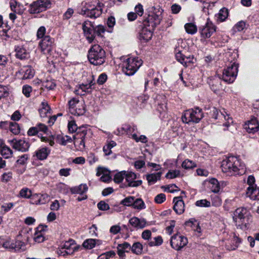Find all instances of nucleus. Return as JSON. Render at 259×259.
<instances>
[{
	"label": "nucleus",
	"mask_w": 259,
	"mask_h": 259,
	"mask_svg": "<svg viewBox=\"0 0 259 259\" xmlns=\"http://www.w3.org/2000/svg\"><path fill=\"white\" fill-rule=\"evenodd\" d=\"M31 234L27 231H21L17 236L25 244H27L29 240Z\"/></svg>",
	"instance_id": "43"
},
{
	"label": "nucleus",
	"mask_w": 259,
	"mask_h": 259,
	"mask_svg": "<svg viewBox=\"0 0 259 259\" xmlns=\"http://www.w3.org/2000/svg\"><path fill=\"white\" fill-rule=\"evenodd\" d=\"M157 102V110L161 114L166 112L167 110L166 97L163 95H158L156 97Z\"/></svg>",
	"instance_id": "20"
},
{
	"label": "nucleus",
	"mask_w": 259,
	"mask_h": 259,
	"mask_svg": "<svg viewBox=\"0 0 259 259\" xmlns=\"http://www.w3.org/2000/svg\"><path fill=\"white\" fill-rule=\"evenodd\" d=\"M228 16V10L226 8H223L215 15L217 21L218 22H222L224 21Z\"/></svg>",
	"instance_id": "34"
},
{
	"label": "nucleus",
	"mask_w": 259,
	"mask_h": 259,
	"mask_svg": "<svg viewBox=\"0 0 259 259\" xmlns=\"http://www.w3.org/2000/svg\"><path fill=\"white\" fill-rule=\"evenodd\" d=\"M25 245V244L17 236L15 243L11 242L10 241H7L4 243L3 246L7 248L14 249L15 250H19L22 249Z\"/></svg>",
	"instance_id": "18"
},
{
	"label": "nucleus",
	"mask_w": 259,
	"mask_h": 259,
	"mask_svg": "<svg viewBox=\"0 0 259 259\" xmlns=\"http://www.w3.org/2000/svg\"><path fill=\"white\" fill-rule=\"evenodd\" d=\"M130 224L136 229H143L146 224L147 222L144 219H139L134 217L129 220Z\"/></svg>",
	"instance_id": "24"
},
{
	"label": "nucleus",
	"mask_w": 259,
	"mask_h": 259,
	"mask_svg": "<svg viewBox=\"0 0 259 259\" xmlns=\"http://www.w3.org/2000/svg\"><path fill=\"white\" fill-rule=\"evenodd\" d=\"M203 117L201 110L198 108L190 109L186 110L182 116L184 123H189L191 122L198 123Z\"/></svg>",
	"instance_id": "7"
},
{
	"label": "nucleus",
	"mask_w": 259,
	"mask_h": 259,
	"mask_svg": "<svg viewBox=\"0 0 259 259\" xmlns=\"http://www.w3.org/2000/svg\"><path fill=\"white\" fill-rule=\"evenodd\" d=\"M163 242V239L161 236H157L153 239V240H151L148 243L150 246H158L162 244Z\"/></svg>",
	"instance_id": "57"
},
{
	"label": "nucleus",
	"mask_w": 259,
	"mask_h": 259,
	"mask_svg": "<svg viewBox=\"0 0 259 259\" xmlns=\"http://www.w3.org/2000/svg\"><path fill=\"white\" fill-rule=\"evenodd\" d=\"M187 227L190 228L194 231L200 233L201 231L199 225L197 221L194 219H191L185 223Z\"/></svg>",
	"instance_id": "30"
},
{
	"label": "nucleus",
	"mask_w": 259,
	"mask_h": 259,
	"mask_svg": "<svg viewBox=\"0 0 259 259\" xmlns=\"http://www.w3.org/2000/svg\"><path fill=\"white\" fill-rule=\"evenodd\" d=\"M50 150L47 148H42L36 152L37 158L40 160H44L47 158L50 153Z\"/></svg>",
	"instance_id": "38"
},
{
	"label": "nucleus",
	"mask_w": 259,
	"mask_h": 259,
	"mask_svg": "<svg viewBox=\"0 0 259 259\" xmlns=\"http://www.w3.org/2000/svg\"><path fill=\"white\" fill-rule=\"evenodd\" d=\"M244 128L250 133H254L259 130L258 123L255 118L252 119L244 124Z\"/></svg>",
	"instance_id": "23"
},
{
	"label": "nucleus",
	"mask_w": 259,
	"mask_h": 259,
	"mask_svg": "<svg viewBox=\"0 0 259 259\" xmlns=\"http://www.w3.org/2000/svg\"><path fill=\"white\" fill-rule=\"evenodd\" d=\"M24 72L25 73L23 76V79L31 78L34 74V70L30 66L26 67Z\"/></svg>",
	"instance_id": "50"
},
{
	"label": "nucleus",
	"mask_w": 259,
	"mask_h": 259,
	"mask_svg": "<svg viewBox=\"0 0 259 259\" xmlns=\"http://www.w3.org/2000/svg\"><path fill=\"white\" fill-rule=\"evenodd\" d=\"M116 145V143L113 141L108 142L103 147V151L106 155H109L111 154V149Z\"/></svg>",
	"instance_id": "41"
},
{
	"label": "nucleus",
	"mask_w": 259,
	"mask_h": 259,
	"mask_svg": "<svg viewBox=\"0 0 259 259\" xmlns=\"http://www.w3.org/2000/svg\"><path fill=\"white\" fill-rule=\"evenodd\" d=\"M162 173L157 172L156 173L148 174L146 176L147 180L149 184H153L160 180Z\"/></svg>",
	"instance_id": "35"
},
{
	"label": "nucleus",
	"mask_w": 259,
	"mask_h": 259,
	"mask_svg": "<svg viewBox=\"0 0 259 259\" xmlns=\"http://www.w3.org/2000/svg\"><path fill=\"white\" fill-rule=\"evenodd\" d=\"M88 190V187L86 184H81L77 187H74L71 189L73 193L83 195Z\"/></svg>",
	"instance_id": "39"
},
{
	"label": "nucleus",
	"mask_w": 259,
	"mask_h": 259,
	"mask_svg": "<svg viewBox=\"0 0 259 259\" xmlns=\"http://www.w3.org/2000/svg\"><path fill=\"white\" fill-rule=\"evenodd\" d=\"M125 179L129 187H137L141 185L142 181H136L137 178V175L131 171H125Z\"/></svg>",
	"instance_id": "16"
},
{
	"label": "nucleus",
	"mask_w": 259,
	"mask_h": 259,
	"mask_svg": "<svg viewBox=\"0 0 259 259\" xmlns=\"http://www.w3.org/2000/svg\"><path fill=\"white\" fill-rule=\"evenodd\" d=\"M181 176V172L179 170H170L166 174L165 177L167 179H172Z\"/></svg>",
	"instance_id": "47"
},
{
	"label": "nucleus",
	"mask_w": 259,
	"mask_h": 259,
	"mask_svg": "<svg viewBox=\"0 0 259 259\" xmlns=\"http://www.w3.org/2000/svg\"><path fill=\"white\" fill-rule=\"evenodd\" d=\"M177 59L182 63L186 60L190 59V56L186 55L182 51H179L176 55Z\"/></svg>",
	"instance_id": "51"
},
{
	"label": "nucleus",
	"mask_w": 259,
	"mask_h": 259,
	"mask_svg": "<svg viewBox=\"0 0 259 259\" xmlns=\"http://www.w3.org/2000/svg\"><path fill=\"white\" fill-rule=\"evenodd\" d=\"M46 227L39 225L36 229L33 236V240L35 242L41 243L45 240L44 231Z\"/></svg>",
	"instance_id": "25"
},
{
	"label": "nucleus",
	"mask_w": 259,
	"mask_h": 259,
	"mask_svg": "<svg viewBox=\"0 0 259 259\" xmlns=\"http://www.w3.org/2000/svg\"><path fill=\"white\" fill-rule=\"evenodd\" d=\"M56 141L59 144L62 145H66L68 143L72 142V139L68 136H63L59 135L56 137Z\"/></svg>",
	"instance_id": "40"
},
{
	"label": "nucleus",
	"mask_w": 259,
	"mask_h": 259,
	"mask_svg": "<svg viewBox=\"0 0 259 259\" xmlns=\"http://www.w3.org/2000/svg\"><path fill=\"white\" fill-rule=\"evenodd\" d=\"M9 142L11 144L12 147L19 151H25L29 148V145L28 142L24 140H17L14 139Z\"/></svg>",
	"instance_id": "17"
},
{
	"label": "nucleus",
	"mask_w": 259,
	"mask_h": 259,
	"mask_svg": "<svg viewBox=\"0 0 259 259\" xmlns=\"http://www.w3.org/2000/svg\"><path fill=\"white\" fill-rule=\"evenodd\" d=\"M248 211L244 208H238L234 212L233 220L236 225L242 229L248 228V223H245L248 220Z\"/></svg>",
	"instance_id": "5"
},
{
	"label": "nucleus",
	"mask_w": 259,
	"mask_h": 259,
	"mask_svg": "<svg viewBox=\"0 0 259 259\" xmlns=\"http://www.w3.org/2000/svg\"><path fill=\"white\" fill-rule=\"evenodd\" d=\"M246 195L247 197L254 200H259V187H248L247 189Z\"/></svg>",
	"instance_id": "27"
},
{
	"label": "nucleus",
	"mask_w": 259,
	"mask_h": 259,
	"mask_svg": "<svg viewBox=\"0 0 259 259\" xmlns=\"http://www.w3.org/2000/svg\"><path fill=\"white\" fill-rule=\"evenodd\" d=\"M105 52L104 50H90L88 59L91 63L99 65L105 61Z\"/></svg>",
	"instance_id": "9"
},
{
	"label": "nucleus",
	"mask_w": 259,
	"mask_h": 259,
	"mask_svg": "<svg viewBox=\"0 0 259 259\" xmlns=\"http://www.w3.org/2000/svg\"><path fill=\"white\" fill-rule=\"evenodd\" d=\"M41 108L39 111L41 117H45L48 116L50 113L51 108L47 102L44 101L41 104Z\"/></svg>",
	"instance_id": "36"
},
{
	"label": "nucleus",
	"mask_w": 259,
	"mask_h": 259,
	"mask_svg": "<svg viewBox=\"0 0 259 259\" xmlns=\"http://www.w3.org/2000/svg\"><path fill=\"white\" fill-rule=\"evenodd\" d=\"M196 205L199 207H209L210 202L206 199H202L196 202Z\"/></svg>",
	"instance_id": "63"
},
{
	"label": "nucleus",
	"mask_w": 259,
	"mask_h": 259,
	"mask_svg": "<svg viewBox=\"0 0 259 259\" xmlns=\"http://www.w3.org/2000/svg\"><path fill=\"white\" fill-rule=\"evenodd\" d=\"M132 250L136 254H140L143 250V246L141 243L136 242L133 245Z\"/></svg>",
	"instance_id": "55"
},
{
	"label": "nucleus",
	"mask_w": 259,
	"mask_h": 259,
	"mask_svg": "<svg viewBox=\"0 0 259 259\" xmlns=\"http://www.w3.org/2000/svg\"><path fill=\"white\" fill-rule=\"evenodd\" d=\"M82 29L87 38L90 42L93 40L95 38V26L93 23L90 21H85L82 24Z\"/></svg>",
	"instance_id": "14"
},
{
	"label": "nucleus",
	"mask_w": 259,
	"mask_h": 259,
	"mask_svg": "<svg viewBox=\"0 0 259 259\" xmlns=\"http://www.w3.org/2000/svg\"><path fill=\"white\" fill-rule=\"evenodd\" d=\"M68 130L70 133H74L78 131L79 127H77L75 121L71 120L68 122Z\"/></svg>",
	"instance_id": "61"
},
{
	"label": "nucleus",
	"mask_w": 259,
	"mask_h": 259,
	"mask_svg": "<svg viewBox=\"0 0 259 259\" xmlns=\"http://www.w3.org/2000/svg\"><path fill=\"white\" fill-rule=\"evenodd\" d=\"M102 13L101 5L92 0H88L82 8L80 14L91 18H96Z\"/></svg>",
	"instance_id": "2"
},
{
	"label": "nucleus",
	"mask_w": 259,
	"mask_h": 259,
	"mask_svg": "<svg viewBox=\"0 0 259 259\" xmlns=\"http://www.w3.org/2000/svg\"><path fill=\"white\" fill-rule=\"evenodd\" d=\"M142 63V60L138 57H130L123 62L122 70L126 75H133Z\"/></svg>",
	"instance_id": "3"
},
{
	"label": "nucleus",
	"mask_w": 259,
	"mask_h": 259,
	"mask_svg": "<svg viewBox=\"0 0 259 259\" xmlns=\"http://www.w3.org/2000/svg\"><path fill=\"white\" fill-rule=\"evenodd\" d=\"M185 29L186 32L191 34H195L197 31V26L192 23H188L185 25Z\"/></svg>",
	"instance_id": "42"
},
{
	"label": "nucleus",
	"mask_w": 259,
	"mask_h": 259,
	"mask_svg": "<svg viewBox=\"0 0 259 259\" xmlns=\"http://www.w3.org/2000/svg\"><path fill=\"white\" fill-rule=\"evenodd\" d=\"M69 112L75 115H82L85 113L84 102L81 98H73L68 102Z\"/></svg>",
	"instance_id": "6"
},
{
	"label": "nucleus",
	"mask_w": 259,
	"mask_h": 259,
	"mask_svg": "<svg viewBox=\"0 0 259 259\" xmlns=\"http://www.w3.org/2000/svg\"><path fill=\"white\" fill-rule=\"evenodd\" d=\"M94 79H91L89 83H83L79 85L78 89L75 91V93L76 94L82 95L84 94V93L90 92L94 88Z\"/></svg>",
	"instance_id": "21"
},
{
	"label": "nucleus",
	"mask_w": 259,
	"mask_h": 259,
	"mask_svg": "<svg viewBox=\"0 0 259 259\" xmlns=\"http://www.w3.org/2000/svg\"><path fill=\"white\" fill-rule=\"evenodd\" d=\"M135 126H132L130 124H125L121 127L119 128L118 134L120 135L127 134L129 135L132 134L135 130Z\"/></svg>",
	"instance_id": "31"
},
{
	"label": "nucleus",
	"mask_w": 259,
	"mask_h": 259,
	"mask_svg": "<svg viewBox=\"0 0 259 259\" xmlns=\"http://www.w3.org/2000/svg\"><path fill=\"white\" fill-rule=\"evenodd\" d=\"M161 20V17L160 15L151 13L144 22H148V24L155 27L160 23Z\"/></svg>",
	"instance_id": "28"
},
{
	"label": "nucleus",
	"mask_w": 259,
	"mask_h": 259,
	"mask_svg": "<svg viewBox=\"0 0 259 259\" xmlns=\"http://www.w3.org/2000/svg\"><path fill=\"white\" fill-rule=\"evenodd\" d=\"M166 200V196L165 194L160 193L157 195L154 199V201L156 203L161 204Z\"/></svg>",
	"instance_id": "64"
},
{
	"label": "nucleus",
	"mask_w": 259,
	"mask_h": 259,
	"mask_svg": "<svg viewBox=\"0 0 259 259\" xmlns=\"http://www.w3.org/2000/svg\"><path fill=\"white\" fill-rule=\"evenodd\" d=\"M133 207L138 210H141L145 208V205L143 201L140 198L134 200Z\"/></svg>",
	"instance_id": "45"
},
{
	"label": "nucleus",
	"mask_w": 259,
	"mask_h": 259,
	"mask_svg": "<svg viewBox=\"0 0 259 259\" xmlns=\"http://www.w3.org/2000/svg\"><path fill=\"white\" fill-rule=\"evenodd\" d=\"M182 166L183 168L187 169L195 167L196 166V164L192 160L186 159L183 162Z\"/></svg>",
	"instance_id": "49"
},
{
	"label": "nucleus",
	"mask_w": 259,
	"mask_h": 259,
	"mask_svg": "<svg viewBox=\"0 0 259 259\" xmlns=\"http://www.w3.org/2000/svg\"><path fill=\"white\" fill-rule=\"evenodd\" d=\"M42 87L48 90H51L55 88L56 83L53 80H47L43 82Z\"/></svg>",
	"instance_id": "52"
},
{
	"label": "nucleus",
	"mask_w": 259,
	"mask_h": 259,
	"mask_svg": "<svg viewBox=\"0 0 259 259\" xmlns=\"http://www.w3.org/2000/svg\"><path fill=\"white\" fill-rule=\"evenodd\" d=\"M9 94V89L7 86L0 85V99L8 97Z\"/></svg>",
	"instance_id": "59"
},
{
	"label": "nucleus",
	"mask_w": 259,
	"mask_h": 259,
	"mask_svg": "<svg viewBox=\"0 0 259 259\" xmlns=\"http://www.w3.org/2000/svg\"><path fill=\"white\" fill-rule=\"evenodd\" d=\"M238 65L235 63L224 69L222 75L223 79L228 83L234 81L238 73Z\"/></svg>",
	"instance_id": "10"
},
{
	"label": "nucleus",
	"mask_w": 259,
	"mask_h": 259,
	"mask_svg": "<svg viewBox=\"0 0 259 259\" xmlns=\"http://www.w3.org/2000/svg\"><path fill=\"white\" fill-rule=\"evenodd\" d=\"M212 116L219 120V122L222 124L223 130H226L233 123V119L225 111L221 112L216 108L213 107L211 111Z\"/></svg>",
	"instance_id": "4"
},
{
	"label": "nucleus",
	"mask_w": 259,
	"mask_h": 259,
	"mask_svg": "<svg viewBox=\"0 0 259 259\" xmlns=\"http://www.w3.org/2000/svg\"><path fill=\"white\" fill-rule=\"evenodd\" d=\"M208 187L211 192L217 193L220 190V185L218 181L215 179H211L208 182Z\"/></svg>",
	"instance_id": "32"
},
{
	"label": "nucleus",
	"mask_w": 259,
	"mask_h": 259,
	"mask_svg": "<svg viewBox=\"0 0 259 259\" xmlns=\"http://www.w3.org/2000/svg\"><path fill=\"white\" fill-rule=\"evenodd\" d=\"M88 129L85 126H80L74 136V144L77 150L82 151L85 148L84 139Z\"/></svg>",
	"instance_id": "8"
},
{
	"label": "nucleus",
	"mask_w": 259,
	"mask_h": 259,
	"mask_svg": "<svg viewBox=\"0 0 259 259\" xmlns=\"http://www.w3.org/2000/svg\"><path fill=\"white\" fill-rule=\"evenodd\" d=\"M16 57L20 59L26 58L28 56V54L26 52V50H16Z\"/></svg>",
	"instance_id": "62"
},
{
	"label": "nucleus",
	"mask_w": 259,
	"mask_h": 259,
	"mask_svg": "<svg viewBox=\"0 0 259 259\" xmlns=\"http://www.w3.org/2000/svg\"><path fill=\"white\" fill-rule=\"evenodd\" d=\"M201 37L204 39L210 37L216 31V26L209 21L204 26L199 28Z\"/></svg>",
	"instance_id": "13"
},
{
	"label": "nucleus",
	"mask_w": 259,
	"mask_h": 259,
	"mask_svg": "<svg viewBox=\"0 0 259 259\" xmlns=\"http://www.w3.org/2000/svg\"><path fill=\"white\" fill-rule=\"evenodd\" d=\"M165 191L170 193H174L175 192L180 191V189L175 184L163 186L162 187Z\"/></svg>",
	"instance_id": "60"
},
{
	"label": "nucleus",
	"mask_w": 259,
	"mask_h": 259,
	"mask_svg": "<svg viewBox=\"0 0 259 259\" xmlns=\"http://www.w3.org/2000/svg\"><path fill=\"white\" fill-rule=\"evenodd\" d=\"M13 178V174L12 172L9 171L4 173L1 177V181L3 183H7L10 182Z\"/></svg>",
	"instance_id": "58"
},
{
	"label": "nucleus",
	"mask_w": 259,
	"mask_h": 259,
	"mask_svg": "<svg viewBox=\"0 0 259 259\" xmlns=\"http://www.w3.org/2000/svg\"><path fill=\"white\" fill-rule=\"evenodd\" d=\"M10 130L15 135H18L20 133V128L18 123L16 122H11L10 123Z\"/></svg>",
	"instance_id": "53"
},
{
	"label": "nucleus",
	"mask_w": 259,
	"mask_h": 259,
	"mask_svg": "<svg viewBox=\"0 0 259 259\" xmlns=\"http://www.w3.org/2000/svg\"><path fill=\"white\" fill-rule=\"evenodd\" d=\"M1 152L2 155L6 158L10 157L13 154L12 150L9 147L6 145L2 147Z\"/></svg>",
	"instance_id": "46"
},
{
	"label": "nucleus",
	"mask_w": 259,
	"mask_h": 259,
	"mask_svg": "<svg viewBox=\"0 0 259 259\" xmlns=\"http://www.w3.org/2000/svg\"><path fill=\"white\" fill-rule=\"evenodd\" d=\"M50 5V3L48 0H38L31 5V11L33 13H38L45 11Z\"/></svg>",
	"instance_id": "15"
},
{
	"label": "nucleus",
	"mask_w": 259,
	"mask_h": 259,
	"mask_svg": "<svg viewBox=\"0 0 259 259\" xmlns=\"http://www.w3.org/2000/svg\"><path fill=\"white\" fill-rule=\"evenodd\" d=\"M117 253L120 256H123L125 252L127 251V249H130V244L127 242H124L119 244L117 246Z\"/></svg>",
	"instance_id": "37"
},
{
	"label": "nucleus",
	"mask_w": 259,
	"mask_h": 259,
	"mask_svg": "<svg viewBox=\"0 0 259 259\" xmlns=\"http://www.w3.org/2000/svg\"><path fill=\"white\" fill-rule=\"evenodd\" d=\"M39 46L41 49H47L49 48H53L55 47L54 39L50 36H45L39 42Z\"/></svg>",
	"instance_id": "26"
},
{
	"label": "nucleus",
	"mask_w": 259,
	"mask_h": 259,
	"mask_svg": "<svg viewBox=\"0 0 259 259\" xmlns=\"http://www.w3.org/2000/svg\"><path fill=\"white\" fill-rule=\"evenodd\" d=\"M155 27L148 24V22H144L143 26L140 32V39L145 41L150 40L152 37L153 31Z\"/></svg>",
	"instance_id": "12"
},
{
	"label": "nucleus",
	"mask_w": 259,
	"mask_h": 259,
	"mask_svg": "<svg viewBox=\"0 0 259 259\" xmlns=\"http://www.w3.org/2000/svg\"><path fill=\"white\" fill-rule=\"evenodd\" d=\"M188 243L186 237L179 233H177L171 238L170 244L173 248L179 250L185 246Z\"/></svg>",
	"instance_id": "11"
},
{
	"label": "nucleus",
	"mask_w": 259,
	"mask_h": 259,
	"mask_svg": "<svg viewBox=\"0 0 259 259\" xmlns=\"http://www.w3.org/2000/svg\"><path fill=\"white\" fill-rule=\"evenodd\" d=\"M221 168L224 173L231 176L242 175L246 171L245 164L235 156H229L224 159L222 162Z\"/></svg>",
	"instance_id": "1"
},
{
	"label": "nucleus",
	"mask_w": 259,
	"mask_h": 259,
	"mask_svg": "<svg viewBox=\"0 0 259 259\" xmlns=\"http://www.w3.org/2000/svg\"><path fill=\"white\" fill-rule=\"evenodd\" d=\"M175 204L174 209L179 214H182L185 211V203L182 200V197H177L174 198Z\"/></svg>",
	"instance_id": "19"
},
{
	"label": "nucleus",
	"mask_w": 259,
	"mask_h": 259,
	"mask_svg": "<svg viewBox=\"0 0 259 259\" xmlns=\"http://www.w3.org/2000/svg\"><path fill=\"white\" fill-rule=\"evenodd\" d=\"M19 196L24 198H30L32 195L31 190L27 188L22 189L19 192Z\"/></svg>",
	"instance_id": "48"
},
{
	"label": "nucleus",
	"mask_w": 259,
	"mask_h": 259,
	"mask_svg": "<svg viewBox=\"0 0 259 259\" xmlns=\"http://www.w3.org/2000/svg\"><path fill=\"white\" fill-rule=\"evenodd\" d=\"M125 171H121L116 173L113 178V180L116 183H121L124 179H125Z\"/></svg>",
	"instance_id": "44"
},
{
	"label": "nucleus",
	"mask_w": 259,
	"mask_h": 259,
	"mask_svg": "<svg viewBox=\"0 0 259 259\" xmlns=\"http://www.w3.org/2000/svg\"><path fill=\"white\" fill-rule=\"evenodd\" d=\"M134 200V197L133 196H128L123 199L121 202L120 204L126 206H133Z\"/></svg>",
	"instance_id": "56"
},
{
	"label": "nucleus",
	"mask_w": 259,
	"mask_h": 259,
	"mask_svg": "<svg viewBox=\"0 0 259 259\" xmlns=\"http://www.w3.org/2000/svg\"><path fill=\"white\" fill-rule=\"evenodd\" d=\"M49 195L47 194H38V204H46L49 201Z\"/></svg>",
	"instance_id": "54"
},
{
	"label": "nucleus",
	"mask_w": 259,
	"mask_h": 259,
	"mask_svg": "<svg viewBox=\"0 0 259 259\" xmlns=\"http://www.w3.org/2000/svg\"><path fill=\"white\" fill-rule=\"evenodd\" d=\"M101 243V241L100 240L89 239L84 241L82 245L84 248L88 249H91L94 247L96 244L99 245Z\"/></svg>",
	"instance_id": "33"
},
{
	"label": "nucleus",
	"mask_w": 259,
	"mask_h": 259,
	"mask_svg": "<svg viewBox=\"0 0 259 259\" xmlns=\"http://www.w3.org/2000/svg\"><path fill=\"white\" fill-rule=\"evenodd\" d=\"M75 244L74 241L71 240L65 242L61 247V250H60V254L64 255L65 254L72 253L75 248Z\"/></svg>",
	"instance_id": "22"
},
{
	"label": "nucleus",
	"mask_w": 259,
	"mask_h": 259,
	"mask_svg": "<svg viewBox=\"0 0 259 259\" xmlns=\"http://www.w3.org/2000/svg\"><path fill=\"white\" fill-rule=\"evenodd\" d=\"M97 176H101L100 180L103 182H109L111 180L110 172L104 168H98L97 172Z\"/></svg>",
	"instance_id": "29"
}]
</instances>
